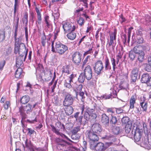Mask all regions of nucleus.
<instances>
[{
    "mask_svg": "<svg viewBox=\"0 0 151 151\" xmlns=\"http://www.w3.org/2000/svg\"><path fill=\"white\" fill-rule=\"evenodd\" d=\"M56 38H54V40L52 42V51L53 52H56L60 55H62L68 50V47L65 45L62 44L60 42H56L55 43V47L54 46V44Z\"/></svg>",
    "mask_w": 151,
    "mask_h": 151,
    "instance_id": "1",
    "label": "nucleus"
},
{
    "mask_svg": "<svg viewBox=\"0 0 151 151\" xmlns=\"http://www.w3.org/2000/svg\"><path fill=\"white\" fill-rule=\"evenodd\" d=\"M94 133L90 130L87 131L86 132L87 137L90 140V143L92 145L94 142L97 141L99 139L97 135Z\"/></svg>",
    "mask_w": 151,
    "mask_h": 151,
    "instance_id": "2",
    "label": "nucleus"
},
{
    "mask_svg": "<svg viewBox=\"0 0 151 151\" xmlns=\"http://www.w3.org/2000/svg\"><path fill=\"white\" fill-rule=\"evenodd\" d=\"M142 129L136 128L135 130H132L131 134H133L134 139L135 141L139 142L142 133Z\"/></svg>",
    "mask_w": 151,
    "mask_h": 151,
    "instance_id": "3",
    "label": "nucleus"
},
{
    "mask_svg": "<svg viewBox=\"0 0 151 151\" xmlns=\"http://www.w3.org/2000/svg\"><path fill=\"white\" fill-rule=\"evenodd\" d=\"M95 65L93 67L94 71L96 73L99 75L104 68L103 63L101 60H98L95 63Z\"/></svg>",
    "mask_w": 151,
    "mask_h": 151,
    "instance_id": "4",
    "label": "nucleus"
},
{
    "mask_svg": "<svg viewBox=\"0 0 151 151\" xmlns=\"http://www.w3.org/2000/svg\"><path fill=\"white\" fill-rule=\"evenodd\" d=\"M74 98L70 94L68 93L66 94L63 101V105L64 106H70L72 105L74 101Z\"/></svg>",
    "mask_w": 151,
    "mask_h": 151,
    "instance_id": "5",
    "label": "nucleus"
},
{
    "mask_svg": "<svg viewBox=\"0 0 151 151\" xmlns=\"http://www.w3.org/2000/svg\"><path fill=\"white\" fill-rule=\"evenodd\" d=\"M82 54L78 52L74 53L72 56V60L74 64L78 65L80 63L81 59Z\"/></svg>",
    "mask_w": 151,
    "mask_h": 151,
    "instance_id": "6",
    "label": "nucleus"
},
{
    "mask_svg": "<svg viewBox=\"0 0 151 151\" xmlns=\"http://www.w3.org/2000/svg\"><path fill=\"white\" fill-rule=\"evenodd\" d=\"M83 73L85 75L86 79L88 80H90L91 79L92 72L91 68L90 65H88L85 67Z\"/></svg>",
    "mask_w": 151,
    "mask_h": 151,
    "instance_id": "7",
    "label": "nucleus"
},
{
    "mask_svg": "<svg viewBox=\"0 0 151 151\" xmlns=\"http://www.w3.org/2000/svg\"><path fill=\"white\" fill-rule=\"evenodd\" d=\"M141 81L142 83H146L151 86V77H150L148 73L143 74L142 75Z\"/></svg>",
    "mask_w": 151,
    "mask_h": 151,
    "instance_id": "8",
    "label": "nucleus"
},
{
    "mask_svg": "<svg viewBox=\"0 0 151 151\" xmlns=\"http://www.w3.org/2000/svg\"><path fill=\"white\" fill-rule=\"evenodd\" d=\"M27 55L21 54L17 57L16 60V65L17 67H19L22 64L23 62L24 61Z\"/></svg>",
    "mask_w": 151,
    "mask_h": 151,
    "instance_id": "9",
    "label": "nucleus"
},
{
    "mask_svg": "<svg viewBox=\"0 0 151 151\" xmlns=\"http://www.w3.org/2000/svg\"><path fill=\"white\" fill-rule=\"evenodd\" d=\"M92 132L97 134L100 133L102 131L101 126L99 123L94 124L92 127Z\"/></svg>",
    "mask_w": 151,
    "mask_h": 151,
    "instance_id": "10",
    "label": "nucleus"
},
{
    "mask_svg": "<svg viewBox=\"0 0 151 151\" xmlns=\"http://www.w3.org/2000/svg\"><path fill=\"white\" fill-rule=\"evenodd\" d=\"M15 20H13V28L14 30V38H16L19 28V17H17Z\"/></svg>",
    "mask_w": 151,
    "mask_h": 151,
    "instance_id": "11",
    "label": "nucleus"
},
{
    "mask_svg": "<svg viewBox=\"0 0 151 151\" xmlns=\"http://www.w3.org/2000/svg\"><path fill=\"white\" fill-rule=\"evenodd\" d=\"M60 141L58 143V147H60V149L62 150L63 151H67L66 149L67 144H68V143L64 139H60Z\"/></svg>",
    "mask_w": 151,
    "mask_h": 151,
    "instance_id": "12",
    "label": "nucleus"
},
{
    "mask_svg": "<svg viewBox=\"0 0 151 151\" xmlns=\"http://www.w3.org/2000/svg\"><path fill=\"white\" fill-rule=\"evenodd\" d=\"M138 74V70L137 68H134L132 71L131 76L132 81L135 82L137 79Z\"/></svg>",
    "mask_w": 151,
    "mask_h": 151,
    "instance_id": "13",
    "label": "nucleus"
},
{
    "mask_svg": "<svg viewBox=\"0 0 151 151\" xmlns=\"http://www.w3.org/2000/svg\"><path fill=\"white\" fill-rule=\"evenodd\" d=\"M101 116V121L102 124L106 127L108 126L109 124V117L105 114H103Z\"/></svg>",
    "mask_w": 151,
    "mask_h": 151,
    "instance_id": "14",
    "label": "nucleus"
},
{
    "mask_svg": "<svg viewBox=\"0 0 151 151\" xmlns=\"http://www.w3.org/2000/svg\"><path fill=\"white\" fill-rule=\"evenodd\" d=\"M19 55L22 54L25 55H27V50L26 49L24 44L23 43L19 42Z\"/></svg>",
    "mask_w": 151,
    "mask_h": 151,
    "instance_id": "15",
    "label": "nucleus"
},
{
    "mask_svg": "<svg viewBox=\"0 0 151 151\" xmlns=\"http://www.w3.org/2000/svg\"><path fill=\"white\" fill-rule=\"evenodd\" d=\"M21 109L22 111L26 112L27 114H29L32 111V106L29 103L25 106H21L19 108V109Z\"/></svg>",
    "mask_w": 151,
    "mask_h": 151,
    "instance_id": "16",
    "label": "nucleus"
},
{
    "mask_svg": "<svg viewBox=\"0 0 151 151\" xmlns=\"http://www.w3.org/2000/svg\"><path fill=\"white\" fill-rule=\"evenodd\" d=\"M50 126L52 128V132L55 133L58 136H61L63 138H65L69 140H70L68 137L64 134L62 133L59 132L58 130L56 129V127H55L53 125H51Z\"/></svg>",
    "mask_w": 151,
    "mask_h": 151,
    "instance_id": "17",
    "label": "nucleus"
},
{
    "mask_svg": "<svg viewBox=\"0 0 151 151\" xmlns=\"http://www.w3.org/2000/svg\"><path fill=\"white\" fill-rule=\"evenodd\" d=\"M94 147L96 151H104L106 148L104 144L101 142L97 143L94 145Z\"/></svg>",
    "mask_w": 151,
    "mask_h": 151,
    "instance_id": "18",
    "label": "nucleus"
},
{
    "mask_svg": "<svg viewBox=\"0 0 151 151\" xmlns=\"http://www.w3.org/2000/svg\"><path fill=\"white\" fill-rule=\"evenodd\" d=\"M63 28L65 32L71 31L72 28L71 24L69 22H65L63 25Z\"/></svg>",
    "mask_w": 151,
    "mask_h": 151,
    "instance_id": "19",
    "label": "nucleus"
},
{
    "mask_svg": "<svg viewBox=\"0 0 151 151\" xmlns=\"http://www.w3.org/2000/svg\"><path fill=\"white\" fill-rule=\"evenodd\" d=\"M143 101L141 100L140 101V106L142 109V111H146L147 107V103L145 101V98L143 97Z\"/></svg>",
    "mask_w": 151,
    "mask_h": 151,
    "instance_id": "20",
    "label": "nucleus"
},
{
    "mask_svg": "<svg viewBox=\"0 0 151 151\" xmlns=\"http://www.w3.org/2000/svg\"><path fill=\"white\" fill-rule=\"evenodd\" d=\"M49 17L46 15L44 17V22L46 24V26L49 28L51 29L52 28V24L51 21L49 20Z\"/></svg>",
    "mask_w": 151,
    "mask_h": 151,
    "instance_id": "21",
    "label": "nucleus"
},
{
    "mask_svg": "<svg viewBox=\"0 0 151 151\" xmlns=\"http://www.w3.org/2000/svg\"><path fill=\"white\" fill-rule=\"evenodd\" d=\"M65 106L64 110L66 115L69 116L71 115L73 111V107L70 106Z\"/></svg>",
    "mask_w": 151,
    "mask_h": 151,
    "instance_id": "22",
    "label": "nucleus"
},
{
    "mask_svg": "<svg viewBox=\"0 0 151 151\" xmlns=\"http://www.w3.org/2000/svg\"><path fill=\"white\" fill-rule=\"evenodd\" d=\"M133 29L132 27H131L128 29V32H126V29L124 30V32H122L121 34V37L122 38L123 37L124 38H127V35H128V38H130L131 33L132 29Z\"/></svg>",
    "mask_w": 151,
    "mask_h": 151,
    "instance_id": "23",
    "label": "nucleus"
},
{
    "mask_svg": "<svg viewBox=\"0 0 151 151\" xmlns=\"http://www.w3.org/2000/svg\"><path fill=\"white\" fill-rule=\"evenodd\" d=\"M25 146H24V148H27L29 150H32L34 149V147L32 144L31 143L30 140H28V139H26L25 141Z\"/></svg>",
    "mask_w": 151,
    "mask_h": 151,
    "instance_id": "24",
    "label": "nucleus"
},
{
    "mask_svg": "<svg viewBox=\"0 0 151 151\" xmlns=\"http://www.w3.org/2000/svg\"><path fill=\"white\" fill-rule=\"evenodd\" d=\"M15 44L14 48V52L15 54L18 53L19 54V38H15Z\"/></svg>",
    "mask_w": 151,
    "mask_h": 151,
    "instance_id": "25",
    "label": "nucleus"
},
{
    "mask_svg": "<svg viewBox=\"0 0 151 151\" xmlns=\"http://www.w3.org/2000/svg\"><path fill=\"white\" fill-rule=\"evenodd\" d=\"M18 68L15 73V77L17 78H21L23 76L22 74V69L20 68Z\"/></svg>",
    "mask_w": 151,
    "mask_h": 151,
    "instance_id": "26",
    "label": "nucleus"
},
{
    "mask_svg": "<svg viewBox=\"0 0 151 151\" xmlns=\"http://www.w3.org/2000/svg\"><path fill=\"white\" fill-rule=\"evenodd\" d=\"M35 10L37 13V18L38 19V21H36V24H41V21L42 20L41 13L37 7L35 8Z\"/></svg>",
    "mask_w": 151,
    "mask_h": 151,
    "instance_id": "27",
    "label": "nucleus"
},
{
    "mask_svg": "<svg viewBox=\"0 0 151 151\" xmlns=\"http://www.w3.org/2000/svg\"><path fill=\"white\" fill-rule=\"evenodd\" d=\"M30 98L28 95H25L23 96L21 99L20 102L23 104L27 103L29 101Z\"/></svg>",
    "mask_w": 151,
    "mask_h": 151,
    "instance_id": "28",
    "label": "nucleus"
},
{
    "mask_svg": "<svg viewBox=\"0 0 151 151\" xmlns=\"http://www.w3.org/2000/svg\"><path fill=\"white\" fill-rule=\"evenodd\" d=\"M136 97L134 96H131L129 101L130 109H132L134 108V104L135 103Z\"/></svg>",
    "mask_w": 151,
    "mask_h": 151,
    "instance_id": "29",
    "label": "nucleus"
},
{
    "mask_svg": "<svg viewBox=\"0 0 151 151\" xmlns=\"http://www.w3.org/2000/svg\"><path fill=\"white\" fill-rule=\"evenodd\" d=\"M22 21L23 24H25V27L28 26V14L27 12L24 13V17L22 19Z\"/></svg>",
    "mask_w": 151,
    "mask_h": 151,
    "instance_id": "30",
    "label": "nucleus"
},
{
    "mask_svg": "<svg viewBox=\"0 0 151 151\" xmlns=\"http://www.w3.org/2000/svg\"><path fill=\"white\" fill-rule=\"evenodd\" d=\"M19 112L20 113V115L22 118L21 123L22 124V122L26 121L25 119L27 118V116L25 112L22 111L21 109H19Z\"/></svg>",
    "mask_w": 151,
    "mask_h": 151,
    "instance_id": "31",
    "label": "nucleus"
},
{
    "mask_svg": "<svg viewBox=\"0 0 151 151\" xmlns=\"http://www.w3.org/2000/svg\"><path fill=\"white\" fill-rule=\"evenodd\" d=\"M90 116V114H89L88 113V110L85 111V112L83 115L84 119L85 120V121L84 122V124L87 123L88 121H89Z\"/></svg>",
    "mask_w": 151,
    "mask_h": 151,
    "instance_id": "32",
    "label": "nucleus"
},
{
    "mask_svg": "<svg viewBox=\"0 0 151 151\" xmlns=\"http://www.w3.org/2000/svg\"><path fill=\"white\" fill-rule=\"evenodd\" d=\"M79 137L78 136H77L76 134H73L71 135V139L74 140L75 141H72L70 139H69L70 140H69L68 139L65 138H63V139H65L66 140H68V141L71 142L73 143H76L78 142V140L79 139Z\"/></svg>",
    "mask_w": 151,
    "mask_h": 151,
    "instance_id": "33",
    "label": "nucleus"
},
{
    "mask_svg": "<svg viewBox=\"0 0 151 151\" xmlns=\"http://www.w3.org/2000/svg\"><path fill=\"white\" fill-rule=\"evenodd\" d=\"M83 116H80L78 119H76V121H77V123L79 125H82L84 126L86 124H84V122L85 121V120L84 119V120H83Z\"/></svg>",
    "mask_w": 151,
    "mask_h": 151,
    "instance_id": "34",
    "label": "nucleus"
},
{
    "mask_svg": "<svg viewBox=\"0 0 151 151\" xmlns=\"http://www.w3.org/2000/svg\"><path fill=\"white\" fill-rule=\"evenodd\" d=\"M133 51L135 54H138L142 51V47L140 45L136 46L133 48Z\"/></svg>",
    "mask_w": 151,
    "mask_h": 151,
    "instance_id": "35",
    "label": "nucleus"
},
{
    "mask_svg": "<svg viewBox=\"0 0 151 151\" xmlns=\"http://www.w3.org/2000/svg\"><path fill=\"white\" fill-rule=\"evenodd\" d=\"M105 70H110L111 69V67L110 64L109 60L108 58L105 59Z\"/></svg>",
    "mask_w": 151,
    "mask_h": 151,
    "instance_id": "36",
    "label": "nucleus"
},
{
    "mask_svg": "<svg viewBox=\"0 0 151 151\" xmlns=\"http://www.w3.org/2000/svg\"><path fill=\"white\" fill-rule=\"evenodd\" d=\"M137 54L138 55L137 59L140 62H142L144 60V56L145 55V54L144 52L142 51Z\"/></svg>",
    "mask_w": 151,
    "mask_h": 151,
    "instance_id": "37",
    "label": "nucleus"
},
{
    "mask_svg": "<svg viewBox=\"0 0 151 151\" xmlns=\"http://www.w3.org/2000/svg\"><path fill=\"white\" fill-rule=\"evenodd\" d=\"M85 78H86V76L83 72H82L79 75L78 80L80 83H83L84 81Z\"/></svg>",
    "mask_w": 151,
    "mask_h": 151,
    "instance_id": "38",
    "label": "nucleus"
},
{
    "mask_svg": "<svg viewBox=\"0 0 151 151\" xmlns=\"http://www.w3.org/2000/svg\"><path fill=\"white\" fill-rule=\"evenodd\" d=\"M68 78L70 79L69 82L70 83L74 82L77 79L76 74L73 73L71 74Z\"/></svg>",
    "mask_w": 151,
    "mask_h": 151,
    "instance_id": "39",
    "label": "nucleus"
},
{
    "mask_svg": "<svg viewBox=\"0 0 151 151\" xmlns=\"http://www.w3.org/2000/svg\"><path fill=\"white\" fill-rule=\"evenodd\" d=\"M18 2L14 1V19L13 20H15L17 17H19L17 15V16H16V14L17 10V9L18 8L19 6L18 4Z\"/></svg>",
    "mask_w": 151,
    "mask_h": 151,
    "instance_id": "40",
    "label": "nucleus"
},
{
    "mask_svg": "<svg viewBox=\"0 0 151 151\" xmlns=\"http://www.w3.org/2000/svg\"><path fill=\"white\" fill-rule=\"evenodd\" d=\"M117 119L115 116H112L110 121V122L112 126H114L117 122Z\"/></svg>",
    "mask_w": 151,
    "mask_h": 151,
    "instance_id": "41",
    "label": "nucleus"
},
{
    "mask_svg": "<svg viewBox=\"0 0 151 151\" xmlns=\"http://www.w3.org/2000/svg\"><path fill=\"white\" fill-rule=\"evenodd\" d=\"M83 86L81 84H80L78 85V86L76 88L77 90H74V91L76 93V97H77L78 95V92L81 91L82 88Z\"/></svg>",
    "mask_w": 151,
    "mask_h": 151,
    "instance_id": "42",
    "label": "nucleus"
},
{
    "mask_svg": "<svg viewBox=\"0 0 151 151\" xmlns=\"http://www.w3.org/2000/svg\"><path fill=\"white\" fill-rule=\"evenodd\" d=\"M62 73H65L69 74L70 73L69 66L66 65L63 66L62 70Z\"/></svg>",
    "mask_w": 151,
    "mask_h": 151,
    "instance_id": "43",
    "label": "nucleus"
},
{
    "mask_svg": "<svg viewBox=\"0 0 151 151\" xmlns=\"http://www.w3.org/2000/svg\"><path fill=\"white\" fill-rule=\"evenodd\" d=\"M32 115H33V117H32V118H34V119H32L31 120H30L29 119H27L26 120V121H25L26 122H28L29 123H33L35 122H37V119H36V117L35 116V112H33L32 113Z\"/></svg>",
    "mask_w": 151,
    "mask_h": 151,
    "instance_id": "44",
    "label": "nucleus"
},
{
    "mask_svg": "<svg viewBox=\"0 0 151 151\" xmlns=\"http://www.w3.org/2000/svg\"><path fill=\"white\" fill-rule=\"evenodd\" d=\"M52 101L53 103L55 106H57L60 105V104L59 102L58 98L57 96H55L54 97Z\"/></svg>",
    "mask_w": 151,
    "mask_h": 151,
    "instance_id": "45",
    "label": "nucleus"
},
{
    "mask_svg": "<svg viewBox=\"0 0 151 151\" xmlns=\"http://www.w3.org/2000/svg\"><path fill=\"white\" fill-rule=\"evenodd\" d=\"M133 41L137 44L142 43L144 42L143 38H132Z\"/></svg>",
    "mask_w": 151,
    "mask_h": 151,
    "instance_id": "46",
    "label": "nucleus"
},
{
    "mask_svg": "<svg viewBox=\"0 0 151 151\" xmlns=\"http://www.w3.org/2000/svg\"><path fill=\"white\" fill-rule=\"evenodd\" d=\"M85 21L83 17H80L79 19L77 21V23L78 24L81 26H83L84 25Z\"/></svg>",
    "mask_w": 151,
    "mask_h": 151,
    "instance_id": "47",
    "label": "nucleus"
},
{
    "mask_svg": "<svg viewBox=\"0 0 151 151\" xmlns=\"http://www.w3.org/2000/svg\"><path fill=\"white\" fill-rule=\"evenodd\" d=\"M67 36L68 38H76V35L74 31H71L70 32L67 34Z\"/></svg>",
    "mask_w": 151,
    "mask_h": 151,
    "instance_id": "48",
    "label": "nucleus"
},
{
    "mask_svg": "<svg viewBox=\"0 0 151 151\" xmlns=\"http://www.w3.org/2000/svg\"><path fill=\"white\" fill-rule=\"evenodd\" d=\"M117 32L116 29L114 28L113 31L109 33L110 38H116Z\"/></svg>",
    "mask_w": 151,
    "mask_h": 151,
    "instance_id": "49",
    "label": "nucleus"
},
{
    "mask_svg": "<svg viewBox=\"0 0 151 151\" xmlns=\"http://www.w3.org/2000/svg\"><path fill=\"white\" fill-rule=\"evenodd\" d=\"M145 31V30H143L141 27H139V28L136 31V34L138 36H141V38H142V32Z\"/></svg>",
    "mask_w": 151,
    "mask_h": 151,
    "instance_id": "50",
    "label": "nucleus"
},
{
    "mask_svg": "<svg viewBox=\"0 0 151 151\" xmlns=\"http://www.w3.org/2000/svg\"><path fill=\"white\" fill-rule=\"evenodd\" d=\"M112 132L115 135H118L120 133V130L119 127H116L112 129Z\"/></svg>",
    "mask_w": 151,
    "mask_h": 151,
    "instance_id": "51",
    "label": "nucleus"
},
{
    "mask_svg": "<svg viewBox=\"0 0 151 151\" xmlns=\"http://www.w3.org/2000/svg\"><path fill=\"white\" fill-rule=\"evenodd\" d=\"M129 56L130 60H133L135 57V54L133 51H130L129 52Z\"/></svg>",
    "mask_w": 151,
    "mask_h": 151,
    "instance_id": "52",
    "label": "nucleus"
},
{
    "mask_svg": "<svg viewBox=\"0 0 151 151\" xmlns=\"http://www.w3.org/2000/svg\"><path fill=\"white\" fill-rule=\"evenodd\" d=\"M112 96V95L111 94L107 95L105 94L101 96V98L102 99H107L111 98Z\"/></svg>",
    "mask_w": 151,
    "mask_h": 151,
    "instance_id": "53",
    "label": "nucleus"
},
{
    "mask_svg": "<svg viewBox=\"0 0 151 151\" xmlns=\"http://www.w3.org/2000/svg\"><path fill=\"white\" fill-rule=\"evenodd\" d=\"M90 119L89 121L91 122H94L95 121V119L97 117V115L95 113L90 114Z\"/></svg>",
    "mask_w": 151,
    "mask_h": 151,
    "instance_id": "54",
    "label": "nucleus"
},
{
    "mask_svg": "<svg viewBox=\"0 0 151 151\" xmlns=\"http://www.w3.org/2000/svg\"><path fill=\"white\" fill-rule=\"evenodd\" d=\"M45 76L47 78H49V76L51 77L52 76V73L50 70H46L44 73Z\"/></svg>",
    "mask_w": 151,
    "mask_h": 151,
    "instance_id": "55",
    "label": "nucleus"
},
{
    "mask_svg": "<svg viewBox=\"0 0 151 151\" xmlns=\"http://www.w3.org/2000/svg\"><path fill=\"white\" fill-rule=\"evenodd\" d=\"M128 84L126 82L124 83L119 86V88L121 89H126L128 87Z\"/></svg>",
    "mask_w": 151,
    "mask_h": 151,
    "instance_id": "56",
    "label": "nucleus"
},
{
    "mask_svg": "<svg viewBox=\"0 0 151 151\" xmlns=\"http://www.w3.org/2000/svg\"><path fill=\"white\" fill-rule=\"evenodd\" d=\"M80 130V126H78L74 127L72 132V134H76Z\"/></svg>",
    "mask_w": 151,
    "mask_h": 151,
    "instance_id": "57",
    "label": "nucleus"
},
{
    "mask_svg": "<svg viewBox=\"0 0 151 151\" xmlns=\"http://www.w3.org/2000/svg\"><path fill=\"white\" fill-rule=\"evenodd\" d=\"M79 1L80 2L83 3V4H82V5L84 6L85 8H88V0H79Z\"/></svg>",
    "mask_w": 151,
    "mask_h": 151,
    "instance_id": "58",
    "label": "nucleus"
},
{
    "mask_svg": "<svg viewBox=\"0 0 151 151\" xmlns=\"http://www.w3.org/2000/svg\"><path fill=\"white\" fill-rule=\"evenodd\" d=\"M111 62L112 63V65L113 66V70L114 71L115 70V68H116V60L115 59L113 58H111Z\"/></svg>",
    "mask_w": 151,
    "mask_h": 151,
    "instance_id": "59",
    "label": "nucleus"
},
{
    "mask_svg": "<svg viewBox=\"0 0 151 151\" xmlns=\"http://www.w3.org/2000/svg\"><path fill=\"white\" fill-rule=\"evenodd\" d=\"M129 122V119L128 117H123L122 119V122L123 124H126L128 123Z\"/></svg>",
    "mask_w": 151,
    "mask_h": 151,
    "instance_id": "60",
    "label": "nucleus"
},
{
    "mask_svg": "<svg viewBox=\"0 0 151 151\" xmlns=\"http://www.w3.org/2000/svg\"><path fill=\"white\" fill-rule=\"evenodd\" d=\"M123 107L122 108H115V109H116V112L117 114H120L122 113H123L124 110L122 109Z\"/></svg>",
    "mask_w": 151,
    "mask_h": 151,
    "instance_id": "61",
    "label": "nucleus"
},
{
    "mask_svg": "<svg viewBox=\"0 0 151 151\" xmlns=\"http://www.w3.org/2000/svg\"><path fill=\"white\" fill-rule=\"evenodd\" d=\"M145 70L147 72H151V65L149 64H146V66L145 68Z\"/></svg>",
    "mask_w": 151,
    "mask_h": 151,
    "instance_id": "62",
    "label": "nucleus"
},
{
    "mask_svg": "<svg viewBox=\"0 0 151 151\" xmlns=\"http://www.w3.org/2000/svg\"><path fill=\"white\" fill-rule=\"evenodd\" d=\"M52 16H53L54 20H57L60 16V14L58 12H57L56 13H53L52 14Z\"/></svg>",
    "mask_w": 151,
    "mask_h": 151,
    "instance_id": "63",
    "label": "nucleus"
},
{
    "mask_svg": "<svg viewBox=\"0 0 151 151\" xmlns=\"http://www.w3.org/2000/svg\"><path fill=\"white\" fill-rule=\"evenodd\" d=\"M27 130L28 131L27 134L29 136H31L35 132V131L34 130L30 128H27Z\"/></svg>",
    "mask_w": 151,
    "mask_h": 151,
    "instance_id": "64",
    "label": "nucleus"
}]
</instances>
